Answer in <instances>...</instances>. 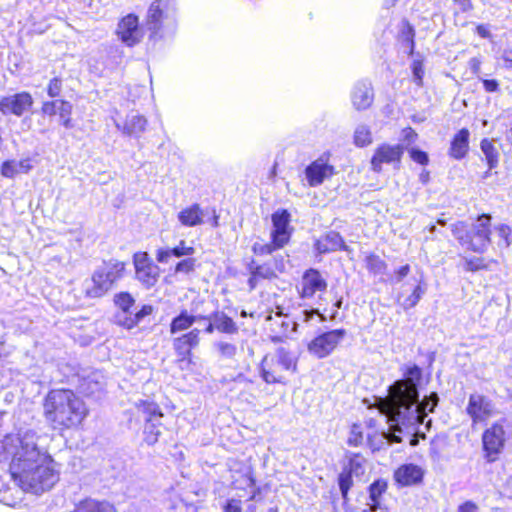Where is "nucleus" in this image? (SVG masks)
Here are the masks:
<instances>
[{"mask_svg":"<svg viewBox=\"0 0 512 512\" xmlns=\"http://www.w3.org/2000/svg\"><path fill=\"white\" fill-rule=\"evenodd\" d=\"M0 449L5 459L11 458L10 473L14 481L31 493L41 494L58 481V472L47 450L38 444L33 431L6 435Z\"/></svg>","mask_w":512,"mask_h":512,"instance_id":"obj_1","label":"nucleus"},{"mask_svg":"<svg viewBox=\"0 0 512 512\" xmlns=\"http://www.w3.org/2000/svg\"><path fill=\"white\" fill-rule=\"evenodd\" d=\"M404 379L396 380L389 387L388 411L391 417L399 423L409 424L416 421L417 410L413 403L419 397V384L422 379V369L417 365L406 367Z\"/></svg>","mask_w":512,"mask_h":512,"instance_id":"obj_2","label":"nucleus"},{"mask_svg":"<svg viewBox=\"0 0 512 512\" xmlns=\"http://www.w3.org/2000/svg\"><path fill=\"white\" fill-rule=\"evenodd\" d=\"M43 407L47 421L59 429L76 427L87 415L83 400L69 389H54L48 392Z\"/></svg>","mask_w":512,"mask_h":512,"instance_id":"obj_3","label":"nucleus"},{"mask_svg":"<svg viewBox=\"0 0 512 512\" xmlns=\"http://www.w3.org/2000/svg\"><path fill=\"white\" fill-rule=\"evenodd\" d=\"M505 419L494 422L482 433V447L484 458L488 463H493L499 459L503 453L506 444V431L504 429Z\"/></svg>","mask_w":512,"mask_h":512,"instance_id":"obj_4","label":"nucleus"},{"mask_svg":"<svg viewBox=\"0 0 512 512\" xmlns=\"http://www.w3.org/2000/svg\"><path fill=\"white\" fill-rule=\"evenodd\" d=\"M134 406L139 414H142L145 421L144 441L148 445H154L161 434L160 419L163 417L158 404L148 400H138L134 402Z\"/></svg>","mask_w":512,"mask_h":512,"instance_id":"obj_5","label":"nucleus"},{"mask_svg":"<svg viewBox=\"0 0 512 512\" xmlns=\"http://www.w3.org/2000/svg\"><path fill=\"white\" fill-rule=\"evenodd\" d=\"M490 221V215L482 214L469 226L468 247L474 252L483 253L487 250L490 244Z\"/></svg>","mask_w":512,"mask_h":512,"instance_id":"obj_6","label":"nucleus"},{"mask_svg":"<svg viewBox=\"0 0 512 512\" xmlns=\"http://www.w3.org/2000/svg\"><path fill=\"white\" fill-rule=\"evenodd\" d=\"M346 335L344 329H335L320 334L308 344V351L317 358L330 355Z\"/></svg>","mask_w":512,"mask_h":512,"instance_id":"obj_7","label":"nucleus"},{"mask_svg":"<svg viewBox=\"0 0 512 512\" xmlns=\"http://www.w3.org/2000/svg\"><path fill=\"white\" fill-rule=\"evenodd\" d=\"M466 413L470 416L473 424L486 422L496 414L495 404L488 397L474 393L469 396Z\"/></svg>","mask_w":512,"mask_h":512,"instance_id":"obj_8","label":"nucleus"},{"mask_svg":"<svg viewBox=\"0 0 512 512\" xmlns=\"http://www.w3.org/2000/svg\"><path fill=\"white\" fill-rule=\"evenodd\" d=\"M404 153L403 146L382 144L378 146L371 159V169L376 173L382 171L383 164H399Z\"/></svg>","mask_w":512,"mask_h":512,"instance_id":"obj_9","label":"nucleus"},{"mask_svg":"<svg viewBox=\"0 0 512 512\" xmlns=\"http://www.w3.org/2000/svg\"><path fill=\"white\" fill-rule=\"evenodd\" d=\"M290 213L285 210H278L272 214L273 230L271 240L278 246L284 247L290 240L293 228L290 226Z\"/></svg>","mask_w":512,"mask_h":512,"instance_id":"obj_10","label":"nucleus"},{"mask_svg":"<svg viewBox=\"0 0 512 512\" xmlns=\"http://www.w3.org/2000/svg\"><path fill=\"white\" fill-rule=\"evenodd\" d=\"M117 34L121 41L129 47L138 44L143 38V31L139 27L138 17L128 14L118 23Z\"/></svg>","mask_w":512,"mask_h":512,"instance_id":"obj_11","label":"nucleus"},{"mask_svg":"<svg viewBox=\"0 0 512 512\" xmlns=\"http://www.w3.org/2000/svg\"><path fill=\"white\" fill-rule=\"evenodd\" d=\"M33 105V98L28 92H20L0 99V112L4 115L22 116Z\"/></svg>","mask_w":512,"mask_h":512,"instance_id":"obj_12","label":"nucleus"},{"mask_svg":"<svg viewBox=\"0 0 512 512\" xmlns=\"http://www.w3.org/2000/svg\"><path fill=\"white\" fill-rule=\"evenodd\" d=\"M200 330L194 328L186 334L173 340V348L180 358V361L189 360L192 355L191 350L199 345Z\"/></svg>","mask_w":512,"mask_h":512,"instance_id":"obj_13","label":"nucleus"},{"mask_svg":"<svg viewBox=\"0 0 512 512\" xmlns=\"http://www.w3.org/2000/svg\"><path fill=\"white\" fill-rule=\"evenodd\" d=\"M374 101V92L367 81H358L351 91V102L357 111L368 109Z\"/></svg>","mask_w":512,"mask_h":512,"instance_id":"obj_14","label":"nucleus"},{"mask_svg":"<svg viewBox=\"0 0 512 512\" xmlns=\"http://www.w3.org/2000/svg\"><path fill=\"white\" fill-rule=\"evenodd\" d=\"M333 173L334 167L329 165L323 158L313 161L305 169V175L311 187L321 185Z\"/></svg>","mask_w":512,"mask_h":512,"instance_id":"obj_15","label":"nucleus"},{"mask_svg":"<svg viewBox=\"0 0 512 512\" xmlns=\"http://www.w3.org/2000/svg\"><path fill=\"white\" fill-rule=\"evenodd\" d=\"M301 285L302 298H311L315 292L324 291L327 288L325 279L321 276L318 270L312 268L304 273Z\"/></svg>","mask_w":512,"mask_h":512,"instance_id":"obj_16","label":"nucleus"},{"mask_svg":"<svg viewBox=\"0 0 512 512\" xmlns=\"http://www.w3.org/2000/svg\"><path fill=\"white\" fill-rule=\"evenodd\" d=\"M110 279L103 270L98 267L91 278V281L85 288L86 295L90 298H99L105 295L112 287Z\"/></svg>","mask_w":512,"mask_h":512,"instance_id":"obj_17","label":"nucleus"},{"mask_svg":"<svg viewBox=\"0 0 512 512\" xmlns=\"http://www.w3.org/2000/svg\"><path fill=\"white\" fill-rule=\"evenodd\" d=\"M164 18L163 2L155 0L151 3L146 15V28L150 32V38L155 39L159 36Z\"/></svg>","mask_w":512,"mask_h":512,"instance_id":"obj_18","label":"nucleus"},{"mask_svg":"<svg viewBox=\"0 0 512 512\" xmlns=\"http://www.w3.org/2000/svg\"><path fill=\"white\" fill-rule=\"evenodd\" d=\"M423 475L424 472L419 466L404 464L395 471L394 478L402 486H411L420 483Z\"/></svg>","mask_w":512,"mask_h":512,"instance_id":"obj_19","label":"nucleus"},{"mask_svg":"<svg viewBox=\"0 0 512 512\" xmlns=\"http://www.w3.org/2000/svg\"><path fill=\"white\" fill-rule=\"evenodd\" d=\"M118 130L128 136L139 137L145 131L147 120L144 116L137 113L127 115L123 124L114 121Z\"/></svg>","mask_w":512,"mask_h":512,"instance_id":"obj_20","label":"nucleus"},{"mask_svg":"<svg viewBox=\"0 0 512 512\" xmlns=\"http://www.w3.org/2000/svg\"><path fill=\"white\" fill-rule=\"evenodd\" d=\"M316 250L319 253H328L337 250H346L343 238L338 232L329 231L319 240H317Z\"/></svg>","mask_w":512,"mask_h":512,"instance_id":"obj_21","label":"nucleus"},{"mask_svg":"<svg viewBox=\"0 0 512 512\" xmlns=\"http://www.w3.org/2000/svg\"><path fill=\"white\" fill-rule=\"evenodd\" d=\"M439 402V396L436 392H432L429 396H425L422 401L419 399L413 403V408L417 410V413L419 414L416 421L409 424H404L405 426H414L420 423H423L427 413L434 412L436 406Z\"/></svg>","mask_w":512,"mask_h":512,"instance_id":"obj_22","label":"nucleus"},{"mask_svg":"<svg viewBox=\"0 0 512 512\" xmlns=\"http://www.w3.org/2000/svg\"><path fill=\"white\" fill-rule=\"evenodd\" d=\"M469 131L466 128L458 131L451 141L449 154L454 159L460 160L464 158L469 149Z\"/></svg>","mask_w":512,"mask_h":512,"instance_id":"obj_23","label":"nucleus"},{"mask_svg":"<svg viewBox=\"0 0 512 512\" xmlns=\"http://www.w3.org/2000/svg\"><path fill=\"white\" fill-rule=\"evenodd\" d=\"M203 319L214 321L216 330L221 333L235 334L238 332V327L234 320L222 311H216L209 316H203Z\"/></svg>","mask_w":512,"mask_h":512,"instance_id":"obj_24","label":"nucleus"},{"mask_svg":"<svg viewBox=\"0 0 512 512\" xmlns=\"http://www.w3.org/2000/svg\"><path fill=\"white\" fill-rule=\"evenodd\" d=\"M261 377L268 384L280 383L282 382V375L280 372L282 369L276 365L274 358H268L265 356L261 362L260 366Z\"/></svg>","mask_w":512,"mask_h":512,"instance_id":"obj_25","label":"nucleus"},{"mask_svg":"<svg viewBox=\"0 0 512 512\" xmlns=\"http://www.w3.org/2000/svg\"><path fill=\"white\" fill-rule=\"evenodd\" d=\"M204 212L199 204H193L181 210L178 214L180 223L187 227H194L203 223Z\"/></svg>","mask_w":512,"mask_h":512,"instance_id":"obj_26","label":"nucleus"},{"mask_svg":"<svg viewBox=\"0 0 512 512\" xmlns=\"http://www.w3.org/2000/svg\"><path fill=\"white\" fill-rule=\"evenodd\" d=\"M203 319V316L190 315L187 310H182L179 315L174 317L170 324V333L176 334L189 329L197 320Z\"/></svg>","mask_w":512,"mask_h":512,"instance_id":"obj_27","label":"nucleus"},{"mask_svg":"<svg viewBox=\"0 0 512 512\" xmlns=\"http://www.w3.org/2000/svg\"><path fill=\"white\" fill-rule=\"evenodd\" d=\"M195 249L193 247L186 246V242L181 240L179 245L171 249H160L157 252L156 259L158 262H167L170 256L183 257L194 254Z\"/></svg>","mask_w":512,"mask_h":512,"instance_id":"obj_28","label":"nucleus"},{"mask_svg":"<svg viewBox=\"0 0 512 512\" xmlns=\"http://www.w3.org/2000/svg\"><path fill=\"white\" fill-rule=\"evenodd\" d=\"M99 267L103 270L113 285L117 280L122 278L125 270V263L111 259L109 261H104Z\"/></svg>","mask_w":512,"mask_h":512,"instance_id":"obj_29","label":"nucleus"},{"mask_svg":"<svg viewBox=\"0 0 512 512\" xmlns=\"http://www.w3.org/2000/svg\"><path fill=\"white\" fill-rule=\"evenodd\" d=\"M74 512H116V510L108 502L86 499L79 503Z\"/></svg>","mask_w":512,"mask_h":512,"instance_id":"obj_30","label":"nucleus"},{"mask_svg":"<svg viewBox=\"0 0 512 512\" xmlns=\"http://www.w3.org/2000/svg\"><path fill=\"white\" fill-rule=\"evenodd\" d=\"M381 409L382 412L386 415L387 421L390 423V429L387 433H385L386 439L390 442L400 443L402 439L398 435V433H402L403 423H399L391 417L388 411V401H384V404ZM404 427L406 426L404 425Z\"/></svg>","mask_w":512,"mask_h":512,"instance_id":"obj_31","label":"nucleus"},{"mask_svg":"<svg viewBox=\"0 0 512 512\" xmlns=\"http://www.w3.org/2000/svg\"><path fill=\"white\" fill-rule=\"evenodd\" d=\"M136 278L146 287L150 288L153 287L159 277V267L157 265L155 266H149L144 269H138L137 272H135Z\"/></svg>","mask_w":512,"mask_h":512,"instance_id":"obj_32","label":"nucleus"},{"mask_svg":"<svg viewBox=\"0 0 512 512\" xmlns=\"http://www.w3.org/2000/svg\"><path fill=\"white\" fill-rule=\"evenodd\" d=\"M248 270L249 272H253L259 279L271 280L277 277L272 264L269 262L257 264L254 260H252L248 264Z\"/></svg>","mask_w":512,"mask_h":512,"instance_id":"obj_33","label":"nucleus"},{"mask_svg":"<svg viewBox=\"0 0 512 512\" xmlns=\"http://www.w3.org/2000/svg\"><path fill=\"white\" fill-rule=\"evenodd\" d=\"M274 361L276 365L279 366L282 370L289 371L295 370L296 361L293 355L283 347L277 349Z\"/></svg>","mask_w":512,"mask_h":512,"instance_id":"obj_34","label":"nucleus"},{"mask_svg":"<svg viewBox=\"0 0 512 512\" xmlns=\"http://www.w3.org/2000/svg\"><path fill=\"white\" fill-rule=\"evenodd\" d=\"M373 141L372 132L369 126L365 124H359L354 131L353 143L357 147H366Z\"/></svg>","mask_w":512,"mask_h":512,"instance_id":"obj_35","label":"nucleus"},{"mask_svg":"<svg viewBox=\"0 0 512 512\" xmlns=\"http://www.w3.org/2000/svg\"><path fill=\"white\" fill-rule=\"evenodd\" d=\"M386 489L387 482L383 479L375 480L369 486V498L371 500L369 506H372V509H378L380 507L379 499L381 495L386 491Z\"/></svg>","mask_w":512,"mask_h":512,"instance_id":"obj_36","label":"nucleus"},{"mask_svg":"<svg viewBox=\"0 0 512 512\" xmlns=\"http://www.w3.org/2000/svg\"><path fill=\"white\" fill-rule=\"evenodd\" d=\"M481 151L485 155L489 169H493L498 164V151L492 142L488 139H483L480 144Z\"/></svg>","mask_w":512,"mask_h":512,"instance_id":"obj_37","label":"nucleus"},{"mask_svg":"<svg viewBox=\"0 0 512 512\" xmlns=\"http://www.w3.org/2000/svg\"><path fill=\"white\" fill-rule=\"evenodd\" d=\"M426 288L422 286L421 281H418L410 295L405 297L401 302L405 310L411 309L418 304L422 296L425 294Z\"/></svg>","mask_w":512,"mask_h":512,"instance_id":"obj_38","label":"nucleus"},{"mask_svg":"<svg viewBox=\"0 0 512 512\" xmlns=\"http://www.w3.org/2000/svg\"><path fill=\"white\" fill-rule=\"evenodd\" d=\"M364 462L365 460L362 456L353 454L349 459L348 466L343 470L353 476L360 477L365 473Z\"/></svg>","mask_w":512,"mask_h":512,"instance_id":"obj_39","label":"nucleus"},{"mask_svg":"<svg viewBox=\"0 0 512 512\" xmlns=\"http://www.w3.org/2000/svg\"><path fill=\"white\" fill-rule=\"evenodd\" d=\"M60 121L62 125L70 129L73 127L71 114H72V104L66 100H60V105L58 107V112Z\"/></svg>","mask_w":512,"mask_h":512,"instance_id":"obj_40","label":"nucleus"},{"mask_svg":"<svg viewBox=\"0 0 512 512\" xmlns=\"http://www.w3.org/2000/svg\"><path fill=\"white\" fill-rule=\"evenodd\" d=\"M451 231L453 236L462 244L467 245L469 243V226L462 221L454 223L451 225Z\"/></svg>","mask_w":512,"mask_h":512,"instance_id":"obj_41","label":"nucleus"},{"mask_svg":"<svg viewBox=\"0 0 512 512\" xmlns=\"http://www.w3.org/2000/svg\"><path fill=\"white\" fill-rule=\"evenodd\" d=\"M20 489H15V493L11 492V489L8 488L6 491L3 492L2 497L0 500L8 506L14 507L22 500V495L26 491V489H23L19 485ZM27 492H31L30 490H27Z\"/></svg>","mask_w":512,"mask_h":512,"instance_id":"obj_42","label":"nucleus"},{"mask_svg":"<svg viewBox=\"0 0 512 512\" xmlns=\"http://www.w3.org/2000/svg\"><path fill=\"white\" fill-rule=\"evenodd\" d=\"M353 475L343 470L338 476V485L344 502L348 501V492L353 486Z\"/></svg>","mask_w":512,"mask_h":512,"instance_id":"obj_43","label":"nucleus"},{"mask_svg":"<svg viewBox=\"0 0 512 512\" xmlns=\"http://www.w3.org/2000/svg\"><path fill=\"white\" fill-rule=\"evenodd\" d=\"M152 311V306L143 305L142 308L133 315V317H129L126 319L125 325L129 329L133 328L134 326L138 325L144 317L150 315Z\"/></svg>","mask_w":512,"mask_h":512,"instance_id":"obj_44","label":"nucleus"},{"mask_svg":"<svg viewBox=\"0 0 512 512\" xmlns=\"http://www.w3.org/2000/svg\"><path fill=\"white\" fill-rule=\"evenodd\" d=\"M283 248L282 246H278L275 241L271 240L270 243H260L255 242L252 246V251L256 255H270L274 251Z\"/></svg>","mask_w":512,"mask_h":512,"instance_id":"obj_45","label":"nucleus"},{"mask_svg":"<svg viewBox=\"0 0 512 512\" xmlns=\"http://www.w3.org/2000/svg\"><path fill=\"white\" fill-rule=\"evenodd\" d=\"M115 304L125 313L130 312V308L134 305L135 300L127 292H121L115 296Z\"/></svg>","mask_w":512,"mask_h":512,"instance_id":"obj_46","label":"nucleus"},{"mask_svg":"<svg viewBox=\"0 0 512 512\" xmlns=\"http://www.w3.org/2000/svg\"><path fill=\"white\" fill-rule=\"evenodd\" d=\"M133 263L135 266V272H137L138 269H144L149 266H155V264L152 263L146 252L135 253L133 256Z\"/></svg>","mask_w":512,"mask_h":512,"instance_id":"obj_47","label":"nucleus"},{"mask_svg":"<svg viewBox=\"0 0 512 512\" xmlns=\"http://www.w3.org/2000/svg\"><path fill=\"white\" fill-rule=\"evenodd\" d=\"M216 347L220 356L225 359H232L237 352L236 346L227 342H218L216 343Z\"/></svg>","mask_w":512,"mask_h":512,"instance_id":"obj_48","label":"nucleus"},{"mask_svg":"<svg viewBox=\"0 0 512 512\" xmlns=\"http://www.w3.org/2000/svg\"><path fill=\"white\" fill-rule=\"evenodd\" d=\"M412 73H413V81L417 86H422L423 84V75L424 68L423 63L420 60H415L412 63Z\"/></svg>","mask_w":512,"mask_h":512,"instance_id":"obj_49","label":"nucleus"},{"mask_svg":"<svg viewBox=\"0 0 512 512\" xmlns=\"http://www.w3.org/2000/svg\"><path fill=\"white\" fill-rule=\"evenodd\" d=\"M402 41L409 49V53L412 54L414 51V29L412 26L407 25L402 31Z\"/></svg>","mask_w":512,"mask_h":512,"instance_id":"obj_50","label":"nucleus"},{"mask_svg":"<svg viewBox=\"0 0 512 512\" xmlns=\"http://www.w3.org/2000/svg\"><path fill=\"white\" fill-rule=\"evenodd\" d=\"M195 268V259L187 258L177 263L175 267V272L177 273H185L188 274L194 271Z\"/></svg>","mask_w":512,"mask_h":512,"instance_id":"obj_51","label":"nucleus"},{"mask_svg":"<svg viewBox=\"0 0 512 512\" xmlns=\"http://www.w3.org/2000/svg\"><path fill=\"white\" fill-rule=\"evenodd\" d=\"M62 90V81L58 77H54L50 80L48 87H47V93L51 98L58 97Z\"/></svg>","mask_w":512,"mask_h":512,"instance_id":"obj_52","label":"nucleus"},{"mask_svg":"<svg viewBox=\"0 0 512 512\" xmlns=\"http://www.w3.org/2000/svg\"><path fill=\"white\" fill-rule=\"evenodd\" d=\"M409 154L413 161L421 165H426L429 161L428 154L418 148H411Z\"/></svg>","mask_w":512,"mask_h":512,"instance_id":"obj_53","label":"nucleus"},{"mask_svg":"<svg viewBox=\"0 0 512 512\" xmlns=\"http://www.w3.org/2000/svg\"><path fill=\"white\" fill-rule=\"evenodd\" d=\"M1 173L4 177L13 178L17 174L16 161L8 160L2 164Z\"/></svg>","mask_w":512,"mask_h":512,"instance_id":"obj_54","label":"nucleus"},{"mask_svg":"<svg viewBox=\"0 0 512 512\" xmlns=\"http://www.w3.org/2000/svg\"><path fill=\"white\" fill-rule=\"evenodd\" d=\"M486 268H487V265L484 264L483 258H473V259L467 260L465 263V269L467 271L475 272V271L486 269Z\"/></svg>","mask_w":512,"mask_h":512,"instance_id":"obj_55","label":"nucleus"},{"mask_svg":"<svg viewBox=\"0 0 512 512\" xmlns=\"http://www.w3.org/2000/svg\"><path fill=\"white\" fill-rule=\"evenodd\" d=\"M60 100L46 101L43 103L41 111L43 114L53 116L57 114Z\"/></svg>","mask_w":512,"mask_h":512,"instance_id":"obj_56","label":"nucleus"},{"mask_svg":"<svg viewBox=\"0 0 512 512\" xmlns=\"http://www.w3.org/2000/svg\"><path fill=\"white\" fill-rule=\"evenodd\" d=\"M369 267L375 273H381L382 270L386 267L385 262L382 261L379 257L373 256L368 260Z\"/></svg>","mask_w":512,"mask_h":512,"instance_id":"obj_57","label":"nucleus"},{"mask_svg":"<svg viewBox=\"0 0 512 512\" xmlns=\"http://www.w3.org/2000/svg\"><path fill=\"white\" fill-rule=\"evenodd\" d=\"M410 272V266L408 264L401 266L394 272L392 281L401 282Z\"/></svg>","mask_w":512,"mask_h":512,"instance_id":"obj_58","label":"nucleus"},{"mask_svg":"<svg viewBox=\"0 0 512 512\" xmlns=\"http://www.w3.org/2000/svg\"><path fill=\"white\" fill-rule=\"evenodd\" d=\"M224 512H241V501L236 499L229 500L224 507Z\"/></svg>","mask_w":512,"mask_h":512,"instance_id":"obj_59","label":"nucleus"},{"mask_svg":"<svg viewBox=\"0 0 512 512\" xmlns=\"http://www.w3.org/2000/svg\"><path fill=\"white\" fill-rule=\"evenodd\" d=\"M482 83L485 91L487 92H496L499 89V83L494 79H482Z\"/></svg>","mask_w":512,"mask_h":512,"instance_id":"obj_60","label":"nucleus"},{"mask_svg":"<svg viewBox=\"0 0 512 512\" xmlns=\"http://www.w3.org/2000/svg\"><path fill=\"white\" fill-rule=\"evenodd\" d=\"M355 428L351 431V435L348 439V444L351 446H358L362 443L363 435L361 432H355Z\"/></svg>","mask_w":512,"mask_h":512,"instance_id":"obj_61","label":"nucleus"},{"mask_svg":"<svg viewBox=\"0 0 512 512\" xmlns=\"http://www.w3.org/2000/svg\"><path fill=\"white\" fill-rule=\"evenodd\" d=\"M502 59L505 67L507 69H512V44L504 50Z\"/></svg>","mask_w":512,"mask_h":512,"instance_id":"obj_62","label":"nucleus"},{"mask_svg":"<svg viewBox=\"0 0 512 512\" xmlns=\"http://www.w3.org/2000/svg\"><path fill=\"white\" fill-rule=\"evenodd\" d=\"M31 168H32V165L30 164V160H28V159L16 161L17 174L18 173H27L28 171L31 170Z\"/></svg>","mask_w":512,"mask_h":512,"instance_id":"obj_63","label":"nucleus"},{"mask_svg":"<svg viewBox=\"0 0 512 512\" xmlns=\"http://www.w3.org/2000/svg\"><path fill=\"white\" fill-rule=\"evenodd\" d=\"M478 507L472 501H466L458 507V512H477Z\"/></svg>","mask_w":512,"mask_h":512,"instance_id":"obj_64","label":"nucleus"}]
</instances>
